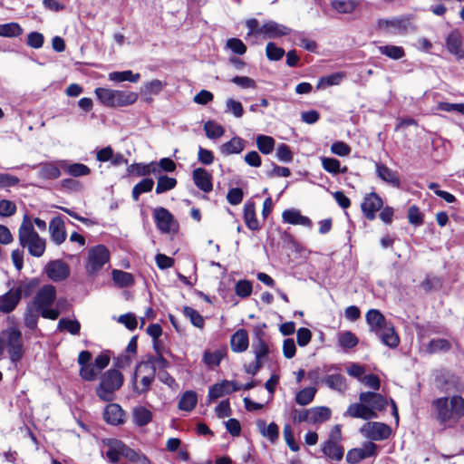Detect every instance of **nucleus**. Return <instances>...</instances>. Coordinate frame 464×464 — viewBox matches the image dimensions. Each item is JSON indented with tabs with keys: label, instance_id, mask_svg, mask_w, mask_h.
Here are the masks:
<instances>
[{
	"label": "nucleus",
	"instance_id": "c85d7f7f",
	"mask_svg": "<svg viewBox=\"0 0 464 464\" xmlns=\"http://www.w3.org/2000/svg\"><path fill=\"white\" fill-rule=\"evenodd\" d=\"M377 176L386 183L393 187L399 188L401 185L400 179L395 171L382 163H376Z\"/></svg>",
	"mask_w": 464,
	"mask_h": 464
},
{
	"label": "nucleus",
	"instance_id": "0eeeda50",
	"mask_svg": "<svg viewBox=\"0 0 464 464\" xmlns=\"http://www.w3.org/2000/svg\"><path fill=\"white\" fill-rule=\"evenodd\" d=\"M123 381V375L118 370L107 371L102 375L100 383L96 388L97 396L103 401H113L115 392L121 387Z\"/></svg>",
	"mask_w": 464,
	"mask_h": 464
},
{
	"label": "nucleus",
	"instance_id": "69168bd1",
	"mask_svg": "<svg viewBox=\"0 0 464 464\" xmlns=\"http://www.w3.org/2000/svg\"><path fill=\"white\" fill-rule=\"evenodd\" d=\"M225 111L233 114L236 118H241L244 114L241 102L232 98L227 100Z\"/></svg>",
	"mask_w": 464,
	"mask_h": 464
},
{
	"label": "nucleus",
	"instance_id": "7ed1b4c3",
	"mask_svg": "<svg viewBox=\"0 0 464 464\" xmlns=\"http://www.w3.org/2000/svg\"><path fill=\"white\" fill-rule=\"evenodd\" d=\"M106 445V457L113 464H118L121 457L126 459L130 464H152L145 454L128 447L119 440H109Z\"/></svg>",
	"mask_w": 464,
	"mask_h": 464
},
{
	"label": "nucleus",
	"instance_id": "4be33fe9",
	"mask_svg": "<svg viewBox=\"0 0 464 464\" xmlns=\"http://www.w3.org/2000/svg\"><path fill=\"white\" fill-rule=\"evenodd\" d=\"M366 322L370 326L371 332L377 334L382 329L385 328L390 323L383 314L377 309H370L366 314Z\"/></svg>",
	"mask_w": 464,
	"mask_h": 464
},
{
	"label": "nucleus",
	"instance_id": "f257e3e1",
	"mask_svg": "<svg viewBox=\"0 0 464 464\" xmlns=\"http://www.w3.org/2000/svg\"><path fill=\"white\" fill-rule=\"evenodd\" d=\"M431 407L436 420L443 428L453 426L464 417V399L460 395L437 398Z\"/></svg>",
	"mask_w": 464,
	"mask_h": 464
},
{
	"label": "nucleus",
	"instance_id": "39448f33",
	"mask_svg": "<svg viewBox=\"0 0 464 464\" xmlns=\"http://www.w3.org/2000/svg\"><path fill=\"white\" fill-rule=\"evenodd\" d=\"M5 349L7 350L12 362H18L24 355L22 332L16 327H8L0 333V360Z\"/></svg>",
	"mask_w": 464,
	"mask_h": 464
},
{
	"label": "nucleus",
	"instance_id": "5fc2aeb1",
	"mask_svg": "<svg viewBox=\"0 0 464 464\" xmlns=\"http://www.w3.org/2000/svg\"><path fill=\"white\" fill-rule=\"evenodd\" d=\"M154 186V181L151 179H143L137 183L132 188V198L137 201L142 193L150 192Z\"/></svg>",
	"mask_w": 464,
	"mask_h": 464
},
{
	"label": "nucleus",
	"instance_id": "052dcab7",
	"mask_svg": "<svg viewBox=\"0 0 464 464\" xmlns=\"http://www.w3.org/2000/svg\"><path fill=\"white\" fill-rule=\"evenodd\" d=\"M225 353L221 350H216L214 352L207 351L204 353L203 361L209 367L218 366L219 365Z\"/></svg>",
	"mask_w": 464,
	"mask_h": 464
},
{
	"label": "nucleus",
	"instance_id": "bb28decb",
	"mask_svg": "<svg viewBox=\"0 0 464 464\" xmlns=\"http://www.w3.org/2000/svg\"><path fill=\"white\" fill-rule=\"evenodd\" d=\"M383 344L390 348H396L400 343V337L396 334L392 323H389L385 328L375 334Z\"/></svg>",
	"mask_w": 464,
	"mask_h": 464
},
{
	"label": "nucleus",
	"instance_id": "f3484780",
	"mask_svg": "<svg viewBox=\"0 0 464 464\" xmlns=\"http://www.w3.org/2000/svg\"><path fill=\"white\" fill-rule=\"evenodd\" d=\"M344 417L358 418L362 420L376 419L378 417L376 412L370 408L366 403H352L349 405L347 411L343 413Z\"/></svg>",
	"mask_w": 464,
	"mask_h": 464
},
{
	"label": "nucleus",
	"instance_id": "603ef678",
	"mask_svg": "<svg viewBox=\"0 0 464 464\" xmlns=\"http://www.w3.org/2000/svg\"><path fill=\"white\" fill-rule=\"evenodd\" d=\"M22 33L23 29L17 23L11 22L0 24V36L12 38L21 35Z\"/></svg>",
	"mask_w": 464,
	"mask_h": 464
},
{
	"label": "nucleus",
	"instance_id": "09e8293b",
	"mask_svg": "<svg viewBox=\"0 0 464 464\" xmlns=\"http://www.w3.org/2000/svg\"><path fill=\"white\" fill-rule=\"evenodd\" d=\"M38 318L39 313L36 312L30 304H27L24 314V325L30 330H35L37 327Z\"/></svg>",
	"mask_w": 464,
	"mask_h": 464
},
{
	"label": "nucleus",
	"instance_id": "8fccbe9b",
	"mask_svg": "<svg viewBox=\"0 0 464 464\" xmlns=\"http://www.w3.org/2000/svg\"><path fill=\"white\" fill-rule=\"evenodd\" d=\"M204 130L210 140L220 138L225 133V129L214 121H208L204 124Z\"/></svg>",
	"mask_w": 464,
	"mask_h": 464
},
{
	"label": "nucleus",
	"instance_id": "473e14b6",
	"mask_svg": "<svg viewBox=\"0 0 464 464\" xmlns=\"http://www.w3.org/2000/svg\"><path fill=\"white\" fill-rule=\"evenodd\" d=\"M323 453L333 461H340L344 455V449L341 444L324 442L322 446Z\"/></svg>",
	"mask_w": 464,
	"mask_h": 464
},
{
	"label": "nucleus",
	"instance_id": "bf43d9fd",
	"mask_svg": "<svg viewBox=\"0 0 464 464\" xmlns=\"http://www.w3.org/2000/svg\"><path fill=\"white\" fill-rule=\"evenodd\" d=\"M322 166L325 171L332 174L345 173L347 170L346 167L341 169L340 161L334 158H322Z\"/></svg>",
	"mask_w": 464,
	"mask_h": 464
},
{
	"label": "nucleus",
	"instance_id": "c756f323",
	"mask_svg": "<svg viewBox=\"0 0 464 464\" xmlns=\"http://www.w3.org/2000/svg\"><path fill=\"white\" fill-rule=\"evenodd\" d=\"M256 427L261 435L266 438L271 443L276 442L279 437V428L275 422H271L266 425L264 420H258L256 421Z\"/></svg>",
	"mask_w": 464,
	"mask_h": 464
},
{
	"label": "nucleus",
	"instance_id": "cd10ccee",
	"mask_svg": "<svg viewBox=\"0 0 464 464\" xmlns=\"http://www.w3.org/2000/svg\"><path fill=\"white\" fill-rule=\"evenodd\" d=\"M169 366V362L163 357L162 354L149 356L146 361L140 362L137 364V371L141 372L143 369H150L154 370V373L156 374V370H164Z\"/></svg>",
	"mask_w": 464,
	"mask_h": 464
},
{
	"label": "nucleus",
	"instance_id": "7c9ffc66",
	"mask_svg": "<svg viewBox=\"0 0 464 464\" xmlns=\"http://www.w3.org/2000/svg\"><path fill=\"white\" fill-rule=\"evenodd\" d=\"M246 141L240 137H233L229 141L222 144L219 148L221 154H238L245 149Z\"/></svg>",
	"mask_w": 464,
	"mask_h": 464
},
{
	"label": "nucleus",
	"instance_id": "4c0bfd02",
	"mask_svg": "<svg viewBox=\"0 0 464 464\" xmlns=\"http://www.w3.org/2000/svg\"><path fill=\"white\" fill-rule=\"evenodd\" d=\"M152 420V413L143 406L133 409V421L140 427L147 425Z\"/></svg>",
	"mask_w": 464,
	"mask_h": 464
},
{
	"label": "nucleus",
	"instance_id": "680f3d73",
	"mask_svg": "<svg viewBox=\"0 0 464 464\" xmlns=\"http://www.w3.org/2000/svg\"><path fill=\"white\" fill-rule=\"evenodd\" d=\"M183 314L187 318L190 320L194 326L198 328L203 327L204 318L197 310L189 306H185L183 309Z\"/></svg>",
	"mask_w": 464,
	"mask_h": 464
},
{
	"label": "nucleus",
	"instance_id": "4468645a",
	"mask_svg": "<svg viewBox=\"0 0 464 464\" xmlns=\"http://www.w3.org/2000/svg\"><path fill=\"white\" fill-rule=\"evenodd\" d=\"M45 272L47 276L54 282H61L70 275L68 265L62 260L49 262L45 267Z\"/></svg>",
	"mask_w": 464,
	"mask_h": 464
},
{
	"label": "nucleus",
	"instance_id": "ddd939ff",
	"mask_svg": "<svg viewBox=\"0 0 464 464\" xmlns=\"http://www.w3.org/2000/svg\"><path fill=\"white\" fill-rule=\"evenodd\" d=\"M382 199L377 193L372 192L367 194L361 205L364 217L368 220H373L376 217V212L382 208Z\"/></svg>",
	"mask_w": 464,
	"mask_h": 464
},
{
	"label": "nucleus",
	"instance_id": "864d4df0",
	"mask_svg": "<svg viewBox=\"0 0 464 464\" xmlns=\"http://www.w3.org/2000/svg\"><path fill=\"white\" fill-rule=\"evenodd\" d=\"M316 389L314 387H306L299 391L295 395L297 404L305 406L309 404L314 398Z\"/></svg>",
	"mask_w": 464,
	"mask_h": 464
},
{
	"label": "nucleus",
	"instance_id": "9b49d317",
	"mask_svg": "<svg viewBox=\"0 0 464 464\" xmlns=\"http://www.w3.org/2000/svg\"><path fill=\"white\" fill-rule=\"evenodd\" d=\"M377 454V445L372 441H367L361 448L350 450L346 454V461L349 464H357L360 461L375 457Z\"/></svg>",
	"mask_w": 464,
	"mask_h": 464
},
{
	"label": "nucleus",
	"instance_id": "774afa93",
	"mask_svg": "<svg viewBox=\"0 0 464 464\" xmlns=\"http://www.w3.org/2000/svg\"><path fill=\"white\" fill-rule=\"evenodd\" d=\"M252 284L248 280H239L235 285L237 295L241 298L248 297L252 293Z\"/></svg>",
	"mask_w": 464,
	"mask_h": 464
},
{
	"label": "nucleus",
	"instance_id": "a211bd4d",
	"mask_svg": "<svg viewBox=\"0 0 464 464\" xmlns=\"http://www.w3.org/2000/svg\"><path fill=\"white\" fill-rule=\"evenodd\" d=\"M260 31L265 38L273 39L288 35L291 33V29L289 27L272 20L265 23L260 27Z\"/></svg>",
	"mask_w": 464,
	"mask_h": 464
},
{
	"label": "nucleus",
	"instance_id": "338daca9",
	"mask_svg": "<svg viewBox=\"0 0 464 464\" xmlns=\"http://www.w3.org/2000/svg\"><path fill=\"white\" fill-rule=\"evenodd\" d=\"M130 168L131 169V172L135 171L139 176H146L150 175V173H156L159 171L157 169V164L154 162H151L149 165L132 164Z\"/></svg>",
	"mask_w": 464,
	"mask_h": 464
},
{
	"label": "nucleus",
	"instance_id": "aec40b11",
	"mask_svg": "<svg viewBox=\"0 0 464 464\" xmlns=\"http://www.w3.org/2000/svg\"><path fill=\"white\" fill-rule=\"evenodd\" d=\"M192 178L195 185L205 193H208L213 189L211 174L202 168L193 170Z\"/></svg>",
	"mask_w": 464,
	"mask_h": 464
},
{
	"label": "nucleus",
	"instance_id": "37998d69",
	"mask_svg": "<svg viewBox=\"0 0 464 464\" xmlns=\"http://www.w3.org/2000/svg\"><path fill=\"white\" fill-rule=\"evenodd\" d=\"M451 349V343L449 340L444 338H434L431 339L428 345L427 351L430 353H437L440 352H448Z\"/></svg>",
	"mask_w": 464,
	"mask_h": 464
},
{
	"label": "nucleus",
	"instance_id": "2eb2a0df",
	"mask_svg": "<svg viewBox=\"0 0 464 464\" xmlns=\"http://www.w3.org/2000/svg\"><path fill=\"white\" fill-rule=\"evenodd\" d=\"M49 232L51 239L55 245L63 244L67 237L64 218L61 216L52 218L49 223Z\"/></svg>",
	"mask_w": 464,
	"mask_h": 464
},
{
	"label": "nucleus",
	"instance_id": "f8f14e48",
	"mask_svg": "<svg viewBox=\"0 0 464 464\" xmlns=\"http://www.w3.org/2000/svg\"><path fill=\"white\" fill-rule=\"evenodd\" d=\"M361 432L372 440H383L389 438L392 429L382 422H367L361 428Z\"/></svg>",
	"mask_w": 464,
	"mask_h": 464
},
{
	"label": "nucleus",
	"instance_id": "20e7f679",
	"mask_svg": "<svg viewBox=\"0 0 464 464\" xmlns=\"http://www.w3.org/2000/svg\"><path fill=\"white\" fill-rule=\"evenodd\" d=\"M56 299V288L53 285H44L29 303L39 314L45 319L55 320L60 311L53 307Z\"/></svg>",
	"mask_w": 464,
	"mask_h": 464
},
{
	"label": "nucleus",
	"instance_id": "e433bc0d",
	"mask_svg": "<svg viewBox=\"0 0 464 464\" xmlns=\"http://www.w3.org/2000/svg\"><path fill=\"white\" fill-rule=\"evenodd\" d=\"M108 78L111 82H137L140 78V73H134L130 70L122 71V72H111L109 73Z\"/></svg>",
	"mask_w": 464,
	"mask_h": 464
},
{
	"label": "nucleus",
	"instance_id": "72a5a7b5",
	"mask_svg": "<svg viewBox=\"0 0 464 464\" xmlns=\"http://www.w3.org/2000/svg\"><path fill=\"white\" fill-rule=\"evenodd\" d=\"M324 382L332 390L344 392L347 389L346 379L341 373H331L324 378Z\"/></svg>",
	"mask_w": 464,
	"mask_h": 464
},
{
	"label": "nucleus",
	"instance_id": "423d86ee",
	"mask_svg": "<svg viewBox=\"0 0 464 464\" xmlns=\"http://www.w3.org/2000/svg\"><path fill=\"white\" fill-rule=\"evenodd\" d=\"M95 94L98 100L107 107H124L135 103L138 93L130 91L112 90L108 88H96Z\"/></svg>",
	"mask_w": 464,
	"mask_h": 464
},
{
	"label": "nucleus",
	"instance_id": "5701e85b",
	"mask_svg": "<svg viewBox=\"0 0 464 464\" xmlns=\"http://www.w3.org/2000/svg\"><path fill=\"white\" fill-rule=\"evenodd\" d=\"M20 295L16 294L14 289L7 291L0 295V312L3 314L12 313L20 302Z\"/></svg>",
	"mask_w": 464,
	"mask_h": 464
},
{
	"label": "nucleus",
	"instance_id": "58836bf2",
	"mask_svg": "<svg viewBox=\"0 0 464 464\" xmlns=\"http://www.w3.org/2000/svg\"><path fill=\"white\" fill-rule=\"evenodd\" d=\"M197 393L193 391H187L179 401V409L185 411H191L197 405Z\"/></svg>",
	"mask_w": 464,
	"mask_h": 464
},
{
	"label": "nucleus",
	"instance_id": "0e129e2a",
	"mask_svg": "<svg viewBox=\"0 0 464 464\" xmlns=\"http://www.w3.org/2000/svg\"><path fill=\"white\" fill-rule=\"evenodd\" d=\"M285 53V50L278 47L275 43L270 42L266 44V54L270 61H279Z\"/></svg>",
	"mask_w": 464,
	"mask_h": 464
},
{
	"label": "nucleus",
	"instance_id": "49530a36",
	"mask_svg": "<svg viewBox=\"0 0 464 464\" xmlns=\"http://www.w3.org/2000/svg\"><path fill=\"white\" fill-rule=\"evenodd\" d=\"M228 381L225 380L221 382L216 383L209 387L208 398L209 400H216L225 394H230Z\"/></svg>",
	"mask_w": 464,
	"mask_h": 464
},
{
	"label": "nucleus",
	"instance_id": "a18cd8bd",
	"mask_svg": "<svg viewBox=\"0 0 464 464\" xmlns=\"http://www.w3.org/2000/svg\"><path fill=\"white\" fill-rule=\"evenodd\" d=\"M112 279L119 287H127L134 283L133 276L130 273L117 269L112 271Z\"/></svg>",
	"mask_w": 464,
	"mask_h": 464
},
{
	"label": "nucleus",
	"instance_id": "79ce46f5",
	"mask_svg": "<svg viewBox=\"0 0 464 464\" xmlns=\"http://www.w3.org/2000/svg\"><path fill=\"white\" fill-rule=\"evenodd\" d=\"M256 146L261 153L267 155L270 154L275 148V139L271 136L259 134L256 136Z\"/></svg>",
	"mask_w": 464,
	"mask_h": 464
},
{
	"label": "nucleus",
	"instance_id": "1a4fd4ad",
	"mask_svg": "<svg viewBox=\"0 0 464 464\" xmlns=\"http://www.w3.org/2000/svg\"><path fill=\"white\" fill-rule=\"evenodd\" d=\"M266 334L261 328H255L251 349L255 358L261 361H266L270 353L266 339Z\"/></svg>",
	"mask_w": 464,
	"mask_h": 464
},
{
	"label": "nucleus",
	"instance_id": "f03ea898",
	"mask_svg": "<svg viewBox=\"0 0 464 464\" xmlns=\"http://www.w3.org/2000/svg\"><path fill=\"white\" fill-rule=\"evenodd\" d=\"M18 241L19 245L23 248H26L28 253L34 257H41L45 252L46 240L35 231L32 219L28 215L24 216L18 228Z\"/></svg>",
	"mask_w": 464,
	"mask_h": 464
},
{
	"label": "nucleus",
	"instance_id": "dca6fc26",
	"mask_svg": "<svg viewBox=\"0 0 464 464\" xmlns=\"http://www.w3.org/2000/svg\"><path fill=\"white\" fill-rule=\"evenodd\" d=\"M153 218L159 230L169 233L174 224L172 214L165 208L159 207L153 210Z\"/></svg>",
	"mask_w": 464,
	"mask_h": 464
},
{
	"label": "nucleus",
	"instance_id": "2f4dec72",
	"mask_svg": "<svg viewBox=\"0 0 464 464\" xmlns=\"http://www.w3.org/2000/svg\"><path fill=\"white\" fill-rule=\"evenodd\" d=\"M244 220L250 230L256 231L260 228L259 222L256 218V207L253 201H247L244 206Z\"/></svg>",
	"mask_w": 464,
	"mask_h": 464
},
{
	"label": "nucleus",
	"instance_id": "ea45409f",
	"mask_svg": "<svg viewBox=\"0 0 464 464\" xmlns=\"http://www.w3.org/2000/svg\"><path fill=\"white\" fill-rule=\"evenodd\" d=\"M345 78L343 72H337L332 74L323 76L318 80L317 89H324L328 86L338 85Z\"/></svg>",
	"mask_w": 464,
	"mask_h": 464
},
{
	"label": "nucleus",
	"instance_id": "6ab92c4d",
	"mask_svg": "<svg viewBox=\"0 0 464 464\" xmlns=\"http://www.w3.org/2000/svg\"><path fill=\"white\" fill-rule=\"evenodd\" d=\"M359 399L360 401L366 403L370 408H372L373 412L384 410L388 404L387 400L382 394L373 392H361Z\"/></svg>",
	"mask_w": 464,
	"mask_h": 464
},
{
	"label": "nucleus",
	"instance_id": "393cba45",
	"mask_svg": "<svg viewBox=\"0 0 464 464\" xmlns=\"http://www.w3.org/2000/svg\"><path fill=\"white\" fill-rule=\"evenodd\" d=\"M230 346L235 353H243L249 346L248 334L245 329H238L230 338Z\"/></svg>",
	"mask_w": 464,
	"mask_h": 464
},
{
	"label": "nucleus",
	"instance_id": "de8ad7c7",
	"mask_svg": "<svg viewBox=\"0 0 464 464\" xmlns=\"http://www.w3.org/2000/svg\"><path fill=\"white\" fill-rule=\"evenodd\" d=\"M60 169L53 163H43L40 165L39 176L45 179H56L60 177Z\"/></svg>",
	"mask_w": 464,
	"mask_h": 464
},
{
	"label": "nucleus",
	"instance_id": "e2e57ef3",
	"mask_svg": "<svg viewBox=\"0 0 464 464\" xmlns=\"http://www.w3.org/2000/svg\"><path fill=\"white\" fill-rule=\"evenodd\" d=\"M65 171L72 177H82L90 174L91 169L82 163H72L65 168Z\"/></svg>",
	"mask_w": 464,
	"mask_h": 464
},
{
	"label": "nucleus",
	"instance_id": "f704fd0d",
	"mask_svg": "<svg viewBox=\"0 0 464 464\" xmlns=\"http://www.w3.org/2000/svg\"><path fill=\"white\" fill-rule=\"evenodd\" d=\"M331 415L332 411L326 406L313 407L310 409V424L325 422Z\"/></svg>",
	"mask_w": 464,
	"mask_h": 464
},
{
	"label": "nucleus",
	"instance_id": "b1692460",
	"mask_svg": "<svg viewBox=\"0 0 464 464\" xmlns=\"http://www.w3.org/2000/svg\"><path fill=\"white\" fill-rule=\"evenodd\" d=\"M377 26L378 29L391 34H400L406 30L403 19L397 17L392 19H379Z\"/></svg>",
	"mask_w": 464,
	"mask_h": 464
},
{
	"label": "nucleus",
	"instance_id": "6e6552de",
	"mask_svg": "<svg viewBox=\"0 0 464 464\" xmlns=\"http://www.w3.org/2000/svg\"><path fill=\"white\" fill-rule=\"evenodd\" d=\"M110 260V252L103 245H97L88 252L86 271L89 275H95Z\"/></svg>",
	"mask_w": 464,
	"mask_h": 464
},
{
	"label": "nucleus",
	"instance_id": "c03bdc74",
	"mask_svg": "<svg viewBox=\"0 0 464 464\" xmlns=\"http://www.w3.org/2000/svg\"><path fill=\"white\" fill-rule=\"evenodd\" d=\"M381 54L385 55L392 60H400L405 55L404 49L401 46L392 44L378 46Z\"/></svg>",
	"mask_w": 464,
	"mask_h": 464
},
{
	"label": "nucleus",
	"instance_id": "13d9d810",
	"mask_svg": "<svg viewBox=\"0 0 464 464\" xmlns=\"http://www.w3.org/2000/svg\"><path fill=\"white\" fill-rule=\"evenodd\" d=\"M165 85L166 84L160 80H152L143 85L141 93L144 95H158L161 92Z\"/></svg>",
	"mask_w": 464,
	"mask_h": 464
},
{
	"label": "nucleus",
	"instance_id": "a19ab883",
	"mask_svg": "<svg viewBox=\"0 0 464 464\" xmlns=\"http://www.w3.org/2000/svg\"><path fill=\"white\" fill-rule=\"evenodd\" d=\"M57 330L60 332L67 331L72 335L80 334L81 324L76 319L61 318L58 322Z\"/></svg>",
	"mask_w": 464,
	"mask_h": 464
},
{
	"label": "nucleus",
	"instance_id": "3c124183",
	"mask_svg": "<svg viewBox=\"0 0 464 464\" xmlns=\"http://www.w3.org/2000/svg\"><path fill=\"white\" fill-rule=\"evenodd\" d=\"M358 342L356 335L350 331L338 334V343L343 349H352L357 345Z\"/></svg>",
	"mask_w": 464,
	"mask_h": 464
},
{
	"label": "nucleus",
	"instance_id": "9d476101",
	"mask_svg": "<svg viewBox=\"0 0 464 464\" xmlns=\"http://www.w3.org/2000/svg\"><path fill=\"white\" fill-rule=\"evenodd\" d=\"M155 379L154 370L143 369L137 371L132 375L133 391L138 394H143L150 391L151 383Z\"/></svg>",
	"mask_w": 464,
	"mask_h": 464
},
{
	"label": "nucleus",
	"instance_id": "4d7b16f0",
	"mask_svg": "<svg viewBox=\"0 0 464 464\" xmlns=\"http://www.w3.org/2000/svg\"><path fill=\"white\" fill-rule=\"evenodd\" d=\"M177 185V180L174 178L168 177L166 175H162L159 177L157 187H156V193L161 194L166 191H169L172 188H174Z\"/></svg>",
	"mask_w": 464,
	"mask_h": 464
},
{
	"label": "nucleus",
	"instance_id": "6e6d98bb",
	"mask_svg": "<svg viewBox=\"0 0 464 464\" xmlns=\"http://www.w3.org/2000/svg\"><path fill=\"white\" fill-rule=\"evenodd\" d=\"M331 5L339 14H352L356 4L353 0H334Z\"/></svg>",
	"mask_w": 464,
	"mask_h": 464
},
{
	"label": "nucleus",
	"instance_id": "c9c22d12",
	"mask_svg": "<svg viewBox=\"0 0 464 464\" xmlns=\"http://www.w3.org/2000/svg\"><path fill=\"white\" fill-rule=\"evenodd\" d=\"M39 287V280L37 278H32L30 280L23 281L14 289L16 294L20 295V298L24 295V297L31 296Z\"/></svg>",
	"mask_w": 464,
	"mask_h": 464
},
{
	"label": "nucleus",
	"instance_id": "a878e982",
	"mask_svg": "<svg viewBox=\"0 0 464 464\" xmlns=\"http://www.w3.org/2000/svg\"><path fill=\"white\" fill-rule=\"evenodd\" d=\"M123 411L119 404H108L103 411L104 420L111 425H119L123 423Z\"/></svg>",
	"mask_w": 464,
	"mask_h": 464
},
{
	"label": "nucleus",
	"instance_id": "412c9836",
	"mask_svg": "<svg viewBox=\"0 0 464 464\" xmlns=\"http://www.w3.org/2000/svg\"><path fill=\"white\" fill-rule=\"evenodd\" d=\"M446 48L458 60L464 59L462 38L459 31H452L446 38Z\"/></svg>",
	"mask_w": 464,
	"mask_h": 464
}]
</instances>
